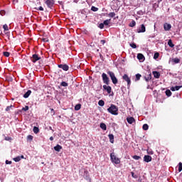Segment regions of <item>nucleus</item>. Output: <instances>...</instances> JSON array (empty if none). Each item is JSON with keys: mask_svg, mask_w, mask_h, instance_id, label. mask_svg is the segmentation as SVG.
<instances>
[{"mask_svg": "<svg viewBox=\"0 0 182 182\" xmlns=\"http://www.w3.org/2000/svg\"><path fill=\"white\" fill-rule=\"evenodd\" d=\"M102 87H103V90L107 92V94H111V92H112V87L111 86H107L106 85H104L102 86Z\"/></svg>", "mask_w": 182, "mask_h": 182, "instance_id": "6e6552de", "label": "nucleus"}, {"mask_svg": "<svg viewBox=\"0 0 182 182\" xmlns=\"http://www.w3.org/2000/svg\"><path fill=\"white\" fill-rule=\"evenodd\" d=\"M153 75L156 79H159V77L161 76V73L157 71H153Z\"/></svg>", "mask_w": 182, "mask_h": 182, "instance_id": "f3484780", "label": "nucleus"}, {"mask_svg": "<svg viewBox=\"0 0 182 182\" xmlns=\"http://www.w3.org/2000/svg\"><path fill=\"white\" fill-rule=\"evenodd\" d=\"M60 86H61V87H66L68 86V84L66 82L63 81V82L60 83Z\"/></svg>", "mask_w": 182, "mask_h": 182, "instance_id": "473e14b6", "label": "nucleus"}, {"mask_svg": "<svg viewBox=\"0 0 182 182\" xmlns=\"http://www.w3.org/2000/svg\"><path fill=\"white\" fill-rule=\"evenodd\" d=\"M148 129H149V126L146 124L143 125V129L144 130L146 131V130H148Z\"/></svg>", "mask_w": 182, "mask_h": 182, "instance_id": "79ce46f5", "label": "nucleus"}, {"mask_svg": "<svg viewBox=\"0 0 182 182\" xmlns=\"http://www.w3.org/2000/svg\"><path fill=\"white\" fill-rule=\"evenodd\" d=\"M41 59V58L38 55L34 54L32 55L31 61L33 63H36L38 60H39Z\"/></svg>", "mask_w": 182, "mask_h": 182, "instance_id": "0eeeda50", "label": "nucleus"}, {"mask_svg": "<svg viewBox=\"0 0 182 182\" xmlns=\"http://www.w3.org/2000/svg\"><path fill=\"white\" fill-rule=\"evenodd\" d=\"M105 102L102 100H100L98 101V105L100 106V107L105 106Z\"/></svg>", "mask_w": 182, "mask_h": 182, "instance_id": "cd10ccee", "label": "nucleus"}, {"mask_svg": "<svg viewBox=\"0 0 182 182\" xmlns=\"http://www.w3.org/2000/svg\"><path fill=\"white\" fill-rule=\"evenodd\" d=\"M108 16L109 18H114V17L116 16V14H115V12H110V13L108 14Z\"/></svg>", "mask_w": 182, "mask_h": 182, "instance_id": "c756f323", "label": "nucleus"}, {"mask_svg": "<svg viewBox=\"0 0 182 182\" xmlns=\"http://www.w3.org/2000/svg\"><path fill=\"white\" fill-rule=\"evenodd\" d=\"M0 14H1L2 16H5V14H6V11H5L4 10H1V11H0Z\"/></svg>", "mask_w": 182, "mask_h": 182, "instance_id": "a18cd8bd", "label": "nucleus"}, {"mask_svg": "<svg viewBox=\"0 0 182 182\" xmlns=\"http://www.w3.org/2000/svg\"><path fill=\"white\" fill-rule=\"evenodd\" d=\"M33 132L35 133V134H38L40 132V129L38 127H34L33 129Z\"/></svg>", "mask_w": 182, "mask_h": 182, "instance_id": "bb28decb", "label": "nucleus"}, {"mask_svg": "<svg viewBox=\"0 0 182 182\" xmlns=\"http://www.w3.org/2000/svg\"><path fill=\"white\" fill-rule=\"evenodd\" d=\"M164 28L165 29V31H168L171 30V23H165Z\"/></svg>", "mask_w": 182, "mask_h": 182, "instance_id": "f8f14e48", "label": "nucleus"}, {"mask_svg": "<svg viewBox=\"0 0 182 182\" xmlns=\"http://www.w3.org/2000/svg\"><path fill=\"white\" fill-rule=\"evenodd\" d=\"M107 74L109 75L113 85H117L118 83V80L114 74V73L112 71H108Z\"/></svg>", "mask_w": 182, "mask_h": 182, "instance_id": "7ed1b4c3", "label": "nucleus"}, {"mask_svg": "<svg viewBox=\"0 0 182 182\" xmlns=\"http://www.w3.org/2000/svg\"><path fill=\"white\" fill-rule=\"evenodd\" d=\"M12 139L11 138V137H9V136H6V138H5V140H6V141H11Z\"/></svg>", "mask_w": 182, "mask_h": 182, "instance_id": "3c124183", "label": "nucleus"}, {"mask_svg": "<svg viewBox=\"0 0 182 182\" xmlns=\"http://www.w3.org/2000/svg\"><path fill=\"white\" fill-rule=\"evenodd\" d=\"M4 31H9V26L7 24H4L3 26Z\"/></svg>", "mask_w": 182, "mask_h": 182, "instance_id": "ea45409f", "label": "nucleus"}, {"mask_svg": "<svg viewBox=\"0 0 182 182\" xmlns=\"http://www.w3.org/2000/svg\"><path fill=\"white\" fill-rule=\"evenodd\" d=\"M99 9L97 7L95 6H92L91 7V11H94V12H97L98 11Z\"/></svg>", "mask_w": 182, "mask_h": 182, "instance_id": "c9c22d12", "label": "nucleus"}, {"mask_svg": "<svg viewBox=\"0 0 182 182\" xmlns=\"http://www.w3.org/2000/svg\"><path fill=\"white\" fill-rule=\"evenodd\" d=\"M102 79L104 84H105L106 85H109L110 80L106 73H103L102 74Z\"/></svg>", "mask_w": 182, "mask_h": 182, "instance_id": "20e7f679", "label": "nucleus"}, {"mask_svg": "<svg viewBox=\"0 0 182 182\" xmlns=\"http://www.w3.org/2000/svg\"><path fill=\"white\" fill-rule=\"evenodd\" d=\"M181 88H182V86L176 85L174 87H171V91L172 92L178 91Z\"/></svg>", "mask_w": 182, "mask_h": 182, "instance_id": "ddd939ff", "label": "nucleus"}, {"mask_svg": "<svg viewBox=\"0 0 182 182\" xmlns=\"http://www.w3.org/2000/svg\"><path fill=\"white\" fill-rule=\"evenodd\" d=\"M21 159H24V156H16V158H13V160H14V162L18 163L21 161Z\"/></svg>", "mask_w": 182, "mask_h": 182, "instance_id": "2eb2a0df", "label": "nucleus"}, {"mask_svg": "<svg viewBox=\"0 0 182 182\" xmlns=\"http://www.w3.org/2000/svg\"><path fill=\"white\" fill-rule=\"evenodd\" d=\"M98 28L100 29H103L105 28V24L104 23H100L98 26Z\"/></svg>", "mask_w": 182, "mask_h": 182, "instance_id": "58836bf2", "label": "nucleus"}, {"mask_svg": "<svg viewBox=\"0 0 182 182\" xmlns=\"http://www.w3.org/2000/svg\"><path fill=\"white\" fill-rule=\"evenodd\" d=\"M3 54L6 57H9L10 56V53H9V52H4Z\"/></svg>", "mask_w": 182, "mask_h": 182, "instance_id": "37998d69", "label": "nucleus"}, {"mask_svg": "<svg viewBox=\"0 0 182 182\" xmlns=\"http://www.w3.org/2000/svg\"><path fill=\"white\" fill-rule=\"evenodd\" d=\"M13 2L15 4V2H18V0H14Z\"/></svg>", "mask_w": 182, "mask_h": 182, "instance_id": "13d9d810", "label": "nucleus"}, {"mask_svg": "<svg viewBox=\"0 0 182 182\" xmlns=\"http://www.w3.org/2000/svg\"><path fill=\"white\" fill-rule=\"evenodd\" d=\"M107 112L112 115L117 116L119 114V107L114 104H111L110 107L107 108Z\"/></svg>", "mask_w": 182, "mask_h": 182, "instance_id": "f257e3e1", "label": "nucleus"}, {"mask_svg": "<svg viewBox=\"0 0 182 182\" xmlns=\"http://www.w3.org/2000/svg\"><path fill=\"white\" fill-rule=\"evenodd\" d=\"M180 61H181V60L178 59V58H177L173 59V62L174 63H176V64L179 63Z\"/></svg>", "mask_w": 182, "mask_h": 182, "instance_id": "f704fd0d", "label": "nucleus"}, {"mask_svg": "<svg viewBox=\"0 0 182 182\" xmlns=\"http://www.w3.org/2000/svg\"><path fill=\"white\" fill-rule=\"evenodd\" d=\"M136 26V21L134 20H132L130 23L129 24V26L131 28H133Z\"/></svg>", "mask_w": 182, "mask_h": 182, "instance_id": "393cba45", "label": "nucleus"}, {"mask_svg": "<svg viewBox=\"0 0 182 182\" xmlns=\"http://www.w3.org/2000/svg\"><path fill=\"white\" fill-rule=\"evenodd\" d=\"M110 160L112 163L116 165L120 164L121 163V160L116 156L114 152H112V154H110Z\"/></svg>", "mask_w": 182, "mask_h": 182, "instance_id": "f03ea898", "label": "nucleus"}, {"mask_svg": "<svg viewBox=\"0 0 182 182\" xmlns=\"http://www.w3.org/2000/svg\"><path fill=\"white\" fill-rule=\"evenodd\" d=\"M58 67L60 68H62L65 71H68L69 70V66L66 64L65 65L60 64V65H58Z\"/></svg>", "mask_w": 182, "mask_h": 182, "instance_id": "9b49d317", "label": "nucleus"}, {"mask_svg": "<svg viewBox=\"0 0 182 182\" xmlns=\"http://www.w3.org/2000/svg\"><path fill=\"white\" fill-rule=\"evenodd\" d=\"M49 129H50V130H53V129H52V127H50Z\"/></svg>", "mask_w": 182, "mask_h": 182, "instance_id": "bf43d9fd", "label": "nucleus"}, {"mask_svg": "<svg viewBox=\"0 0 182 182\" xmlns=\"http://www.w3.org/2000/svg\"><path fill=\"white\" fill-rule=\"evenodd\" d=\"M159 53H156L154 54V59H157V58H159Z\"/></svg>", "mask_w": 182, "mask_h": 182, "instance_id": "c03bdc74", "label": "nucleus"}, {"mask_svg": "<svg viewBox=\"0 0 182 182\" xmlns=\"http://www.w3.org/2000/svg\"><path fill=\"white\" fill-rule=\"evenodd\" d=\"M33 139V136L32 135L27 136V140L32 141Z\"/></svg>", "mask_w": 182, "mask_h": 182, "instance_id": "a19ab883", "label": "nucleus"}, {"mask_svg": "<svg viewBox=\"0 0 182 182\" xmlns=\"http://www.w3.org/2000/svg\"><path fill=\"white\" fill-rule=\"evenodd\" d=\"M32 91L28 90L23 95V97L25 99H27L30 97V95H31Z\"/></svg>", "mask_w": 182, "mask_h": 182, "instance_id": "4468645a", "label": "nucleus"}, {"mask_svg": "<svg viewBox=\"0 0 182 182\" xmlns=\"http://www.w3.org/2000/svg\"><path fill=\"white\" fill-rule=\"evenodd\" d=\"M50 141H53V136L50 137Z\"/></svg>", "mask_w": 182, "mask_h": 182, "instance_id": "4d7b16f0", "label": "nucleus"}, {"mask_svg": "<svg viewBox=\"0 0 182 182\" xmlns=\"http://www.w3.org/2000/svg\"><path fill=\"white\" fill-rule=\"evenodd\" d=\"M122 79H123V80H125V82H127V87H128V89H129L130 85H132V80H130V77H129V75H127V74H124L122 76Z\"/></svg>", "mask_w": 182, "mask_h": 182, "instance_id": "39448f33", "label": "nucleus"}, {"mask_svg": "<svg viewBox=\"0 0 182 182\" xmlns=\"http://www.w3.org/2000/svg\"><path fill=\"white\" fill-rule=\"evenodd\" d=\"M127 121L129 124H132L134 122H135L134 118L133 117H129V118H127Z\"/></svg>", "mask_w": 182, "mask_h": 182, "instance_id": "dca6fc26", "label": "nucleus"}, {"mask_svg": "<svg viewBox=\"0 0 182 182\" xmlns=\"http://www.w3.org/2000/svg\"><path fill=\"white\" fill-rule=\"evenodd\" d=\"M43 42H48V40H47V38H43Z\"/></svg>", "mask_w": 182, "mask_h": 182, "instance_id": "5fc2aeb1", "label": "nucleus"}, {"mask_svg": "<svg viewBox=\"0 0 182 182\" xmlns=\"http://www.w3.org/2000/svg\"><path fill=\"white\" fill-rule=\"evenodd\" d=\"M151 160H152V157L149 155H145L144 157V161L146 163H149L151 161Z\"/></svg>", "mask_w": 182, "mask_h": 182, "instance_id": "9d476101", "label": "nucleus"}, {"mask_svg": "<svg viewBox=\"0 0 182 182\" xmlns=\"http://www.w3.org/2000/svg\"><path fill=\"white\" fill-rule=\"evenodd\" d=\"M6 165H11V164H12V161H11L6 160Z\"/></svg>", "mask_w": 182, "mask_h": 182, "instance_id": "8fccbe9b", "label": "nucleus"}, {"mask_svg": "<svg viewBox=\"0 0 182 182\" xmlns=\"http://www.w3.org/2000/svg\"><path fill=\"white\" fill-rule=\"evenodd\" d=\"M81 107H82L81 104H80V103L77 104L75 107V110L79 111L81 109Z\"/></svg>", "mask_w": 182, "mask_h": 182, "instance_id": "a878e982", "label": "nucleus"}, {"mask_svg": "<svg viewBox=\"0 0 182 182\" xmlns=\"http://www.w3.org/2000/svg\"><path fill=\"white\" fill-rule=\"evenodd\" d=\"M62 148H63V147H62L60 145L58 144L57 146H55L54 147V149H55L56 151L59 152V151H60V149H62Z\"/></svg>", "mask_w": 182, "mask_h": 182, "instance_id": "5701e85b", "label": "nucleus"}, {"mask_svg": "<svg viewBox=\"0 0 182 182\" xmlns=\"http://www.w3.org/2000/svg\"><path fill=\"white\" fill-rule=\"evenodd\" d=\"M178 171L179 173H181V172L182 171V162H179V163H178Z\"/></svg>", "mask_w": 182, "mask_h": 182, "instance_id": "2f4dec72", "label": "nucleus"}, {"mask_svg": "<svg viewBox=\"0 0 182 182\" xmlns=\"http://www.w3.org/2000/svg\"><path fill=\"white\" fill-rule=\"evenodd\" d=\"M50 112L53 115H55V109H53V108L50 109Z\"/></svg>", "mask_w": 182, "mask_h": 182, "instance_id": "603ef678", "label": "nucleus"}, {"mask_svg": "<svg viewBox=\"0 0 182 182\" xmlns=\"http://www.w3.org/2000/svg\"><path fill=\"white\" fill-rule=\"evenodd\" d=\"M45 4L49 9H52V7H53V5H55V0H46L45 1Z\"/></svg>", "mask_w": 182, "mask_h": 182, "instance_id": "423d86ee", "label": "nucleus"}, {"mask_svg": "<svg viewBox=\"0 0 182 182\" xmlns=\"http://www.w3.org/2000/svg\"><path fill=\"white\" fill-rule=\"evenodd\" d=\"M100 43H101L102 45H104V44L106 43V41H105V40H101V41H100Z\"/></svg>", "mask_w": 182, "mask_h": 182, "instance_id": "864d4df0", "label": "nucleus"}, {"mask_svg": "<svg viewBox=\"0 0 182 182\" xmlns=\"http://www.w3.org/2000/svg\"><path fill=\"white\" fill-rule=\"evenodd\" d=\"M131 174H132V178H137V175H134L133 171L131 172Z\"/></svg>", "mask_w": 182, "mask_h": 182, "instance_id": "de8ad7c7", "label": "nucleus"}, {"mask_svg": "<svg viewBox=\"0 0 182 182\" xmlns=\"http://www.w3.org/2000/svg\"><path fill=\"white\" fill-rule=\"evenodd\" d=\"M141 181H142L141 178H139L138 179V182H141Z\"/></svg>", "mask_w": 182, "mask_h": 182, "instance_id": "6e6d98bb", "label": "nucleus"}, {"mask_svg": "<svg viewBox=\"0 0 182 182\" xmlns=\"http://www.w3.org/2000/svg\"><path fill=\"white\" fill-rule=\"evenodd\" d=\"M34 9L36 11H44V8L43 6L35 7Z\"/></svg>", "mask_w": 182, "mask_h": 182, "instance_id": "c85d7f7f", "label": "nucleus"}, {"mask_svg": "<svg viewBox=\"0 0 182 182\" xmlns=\"http://www.w3.org/2000/svg\"><path fill=\"white\" fill-rule=\"evenodd\" d=\"M165 95H166V96L169 97L172 95V92L170 90H166V91H165Z\"/></svg>", "mask_w": 182, "mask_h": 182, "instance_id": "4be33fe9", "label": "nucleus"}, {"mask_svg": "<svg viewBox=\"0 0 182 182\" xmlns=\"http://www.w3.org/2000/svg\"><path fill=\"white\" fill-rule=\"evenodd\" d=\"M22 111L27 112L29 110V107L28 105H26L24 107H22Z\"/></svg>", "mask_w": 182, "mask_h": 182, "instance_id": "72a5a7b5", "label": "nucleus"}, {"mask_svg": "<svg viewBox=\"0 0 182 182\" xmlns=\"http://www.w3.org/2000/svg\"><path fill=\"white\" fill-rule=\"evenodd\" d=\"M12 107H13L12 105L8 106V107H6V112H9L10 109H11V108Z\"/></svg>", "mask_w": 182, "mask_h": 182, "instance_id": "09e8293b", "label": "nucleus"}, {"mask_svg": "<svg viewBox=\"0 0 182 182\" xmlns=\"http://www.w3.org/2000/svg\"><path fill=\"white\" fill-rule=\"evenodd\" d=\"M140 77H141V75L139 73L136 74V78H135L136 82H137V80H139L140 79Z\"/></svg>", "mask_w": 182, "mask_h": 182, "instance_id": "e433bc0d", "label": "nucleus"}, {"mask_svg": "<svg viewBox=\"0 0 182 182\" xmlns=\"http://www.w3.org/2000/svg\"><path fill=\"white\" fill-rule=\"evenodd\" d=\"M145 31H146V27H145L144 24H141V28L137 29L138 33H144Z\"/></svg>", "mask_w": 182, "mask_h": 182, "instance_id": "1a4fd4ad", "label": "nucleus"}, {"mask_svg": "<svg viewBox=\"0 0 182 182\" xmlns=\"http://www.w3.org/2000/svg\"><path fill=\"white\" fill-rule=\"evenodd\" d=\"M137 58H138L139 60H143L145 59L144 56L142 54H141V53H139V54L137 55Z\"/></svg>", "mask_w": 182, "mask_h": 182, "instance_id": "b1692460", "label": "nucleus"}, {"mask_svg": "<svg viewBox=\"0 0 182 182\" xmlns=\"http://www.w3.org/2000/svg\"><path fill=\"white\" fill-rule=\"evenodd\" d=\"M108 137H109V141L111 143L114 144V134H109Z\"/></svg>", "mask_w": 182, "mask_h": 182, "instance_id": "a211bd4d", "label": "nucleus"}, {"mask_svg": "<svg viewBox=\"0 0 182 182\" xmlns=\"http://www.w3.org/2000/svg\"><path fill=\"white\" fill-rule=\"evenodd\" d=\"M111 23V18L106 19L103 21L104 26H109Z\"/></svg>", "mask_w": 182, "mask_h": 182, "instance_id": "6ab92c4d", "label": "nucleus"}, {"mask_svg": "<svg viewBox=\"0 0 182 182\" xmlns=\"http://www.w3.org/2000/svg\"><path fill=\"white\" fill-rule=\"evenodd\" d=\"M129 46H130L132 48H134V49H135V48H136V46L135 43H131Z\"/></svg>", "mask_w": 182, "mask_h": 182, "instance_id": "49530a36", "label": "nucleus"}, {"mask_svg": "<svg viewBox=\"0 0 182 182\" xmlns=\"http://www.w3.org/2000/svg\"><path fill=\"white\" fill-rule=\"evenodd\" d=\"M168 46H169V47H171V48H173L174 47V44L173 43L172 40L168 41Z\"/></svg>", "mask_w": 182, "mask_h": 182, "instance_id": "7c9ffc66", "label": "nucleus"}, {"mask_svg": "<svg viewBox=\"0 0 182 182\" xmlns=\"http://www.w3.org/2000/svg\"><path fill=\"white\" fill-rule=\"evenodd\" d=\"M144 79L146 82H149V80H151V74L149 73L147 76H145Z\"/></svg>", "mask_w": 182, "mask_h": 182, "instance_id": "aec40b11", "label": "nucleus"}, {"mask_svg": "<svg viewBox=\"0 0 182 182\" xmlns=\"http://www.w3.org/2000/svg\"><path fill=\"white\" fill-rule=\"evenodd\" d=\"M132 159H133L134 160H140L141 156H137V155H134V156H132Z\"/></svg>", "mask_w": 182, "mask_h": 182, "instance_id": "4c0bfd02", "label": "nucleus"}, {"mask_svg": "<svg viewBox=\"0 0 182 182\" xmlns=\"http://www.w3.org/2000/svg\"><path fill=\"white\" fill-rule=\"evenodd\" d=\"M100 127L102 130H104V131H106V130H107V125H106L105 124H104V123H101V124H100Z\"/></svg>", "mask_w": 182, "mask_h": 182, "instance_id": "412c9836", "label": "nucleus"}]
</instances>
